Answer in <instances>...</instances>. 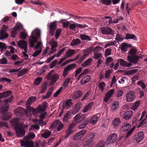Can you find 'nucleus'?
<instances>
[{
	"instance_id": "nucleus-1",
	"label": "nucleus",
	"mask_w": 147,
	"mask_h": 147,
	"mask_svg": "<svg viewBox=\"0 0 147 147\" xmlns=\"http://www.w3.org/2000/svg\"><path fill=\"white\" fill-rule=\"evenodd\" d=\"M19 118H16L11 121V123L15 126V129L16 131L17 136L22 137L24 136L25 134V129L27 128V125L23 123H18Z\"/></svg>"
},
{
	"instance_id": "nucleus-2",
	"label": "nucleus",
	"mask_w": 147,
	"mask_h": 147,
	"mask_svg": "<svg viewBox=\"0 0 147 147\" xmlns=\"http://www.w3.org/2000/svg\"><path fill=\"white\" fill-rule=\"evenodd\" d=\"M40 31L39 29L34 30L32 32L30 38L29 39L30 47L34 46V43L37 41V39L40 37Z\"/></svg>"
},
{
	"instance_id": "nucleus-3",
	"label": "nucleus",
	"mask_w": 147,
	"mask_h": 147,
	"mask_svg": "<svg viewBox=\"0 0 147 147\" xmlns=\"http://www.w3.org/2000/svg\"><path fill=\"white\" fill-rule=\"evenodd\" d=\"M136 49L134 48H132L130 49L129 53L130 54L129 56H127L128 59L130 62L132 63H136L139 60V58L141 57L137 56L136 55Z\"/></svg>"
},
{
	"instance_id": "nucleus-4",
	"label": "nucleus",
	"mask_w": 147,
	"mask_h": 147,
	"mask_svg": "<svg viewBox=\"0 0 147 147\" xmlns=\"http://www.w3.org/2000/svg\"><path fill=\"white\" fill-rule=\"evenodd\" d=\"M47 107V102H45L43 103L42 106L41 105H39L38 106L37 109L38 110H35L32 107L27 109L29 111L30 113H32L33 114L36 115L38 113V112L41 114L45 111Z\"/></svg>"
},
{
	"instance_id": "nucleus-5",
	"label": "nucleus",
	"mask_w": 147,
	"mask_h": 147,
	"mask_svg": "<svg viewBox=\"0 0 147 147\" xmlns=\"http://www.w3.org/2000/svg\"><path fill=\"white\" fill-rule=\"evenodd\" d=\"M13 96H12L10 98L5 100L3 101L4 104L0 109V111L3 114L7 113L9 109L8 102H11L13 99Z\"/></svg>"
},
{
	"instance_id": "nucleus-6",
	"label": "nucleus",
	"mask_w": 147,
	"mask_h": 147,
	"mask_svg": "<svg viewBox=\"0 0 147 147\" xmlns=\"http://www.w3.org/2000/svg\"><path fill=\"white\" fill-rule=\"evenodd\" d=\"M63 125L60 121L56 120L51 125L49 129L51 130H52L53 129L57 128V131H59L63 128Z\"/></svg>"
},
{
	"instance_id": "nucleus-7",
	"label": "nucleus",
	"mask_w": 147,
	"mask_h": 147,
	"mask_svg": "<svg viewBox=\"0 0 147 147\" xmlns=\"http://www.w3.org/2000/svg\"><path fill=\"white\" fill-rule=\"evenodd\" d=\"M117 136L115 133H112L107 138L106 141V144L109 145L110 144H113L116 140Z\"/></svg>"
},
{
	"instance_id": "nucleus-8",
	"label": "nucleus",
	"mask_w": 147,
	"mask_h": 147,
	"mask_svg": "<svg viewBox=\"0 0 147 147\" xmlns=\"http://www.w3.org/2000/svg\"><path fill=\"white\" fill-rule=\"evenodd\" d=\"M27 111L24 110L23 108L20 107H18L14 111V113L15 115L19 117L22 116L24 114L27 115Z\"/></svg>"
},
{
	"instance_id": "nucleus-9",
	"label": "nucleus",
	"mask_w": 147,
	"mask_h": 147,
	"mask_svg": "<svg viewBox=\"0 0 147 147\" xmlns=\"http://www.w3.org/2000/svg\"><path fill=\"white\" fill-rule=\"evenodd\" d=\"M76 64L75 63L71 64L68 65L66 67L64 70L63 74L64 78L68 74L69 70L74 69L76 67Z\"/></svg>"
},
{
	"instance_id": "nucleus-10",
	"label": "nucleus",
	"mask_w": 147,
	"mask_h": 147,
	"mask_svg": "<svg viewBox=\"0 0 147 147\" xmlns=\"http://www.w3.org/2000/svg\"><path fill=\"white\" fill-rule=\"evenodd\" d=\"M133 112L132 111H130L126 112H121L120 115L121 116H123V118L126 120H128L131 117Z\"/></svg>"
},
{
	"instance_id": "nucleus-11",
	"label": "nucleus",
	"mask_w": 147,
	"mask_h": 147,
	"mask_svg": "<svg viewBox=\"0 0 147 147\" xmlns=\"http://www.w3.org/2000/svg\"><path fill=\"white\" fill-rule=\"evenodd\" d=\"M101 33L104 34H113V32L112 29L108 27H103L101 28Z\"/></svg>"
},
{
	"instance_id": "nucleus-12",
	"label": "nucleus",
	"mask_w": 147,
	"mask_h": 147,
	"mask_svg": "<svg viewBox=\"0 0 147 147\" xmlns=\"http://www.w3.org/2000/svg\"><path fill=\"white\" fill-rule=\"evenodd\" d=\"M73 24H69V28L71 30H74V29L76 27L80 28H85L86 27H87V26L86 24H84L83 25L81 24H78L77 23H75L73 22Z\"/></svg>"
},
{
	"instance_id": "nucleus-13",
	"label": "nucleus",
	"mask_w": 147,
	"mask_h": 147,
	"mask_svg": "<svg viewBox=\"0 0 147 147\" xmlns=\"http://www.w3.org/2000/svg\"><path fill=\"white\" fill-rule=\"evenodd\" d=\"M135 96L134 92L131 91L129 92L126 95V98L128 102L132 101L135 98Z\"/></svg>"
},
{
	"instance_id": "nucleus-14",
	"label": "nucleus",
	"mask_w": 147,
	"mask_h": 147,
	"mask_svg": "<svg viewBox=\"0 0 147 147\" xmlns=\"http://www.w3.org/2000/svg\"><path fill=\"white\" fill-rule=\"evenodd\" d=\"M21 146L25 147H34L33 143L32 141L23 140L20 141Z\"/></svg>"
},
{
	"instance_id": "nucleus-15",
	"label": "nucleus",
	"mask_w": 147,
	"mask_h": 147,
	"mask_svg": "<svg viewBox=\"0 0 147 147\" xmlns=\"http://www.w3.org/2000/svg\"><path fill=\"white\" fill-rule=\"evenodd\" d=\"M143 134L142 131H140L137 133L134 137V139L137 143L140 142L143 140Z\"/></svg>"
},
{
	"instance_id": "nucleus-16",
	"label": "nucleus",
	"mask_w": 147,
	"mask_h": 147,
	"mask_svg": "<svg viewBox=\"0 0 147 147\" xmlns=\"http://www.w3.org/2000/svg\"><path fill=\"white\" fill-rule=\"evenodd\" d=\"M86 132V130H82L75 134L73 138V139L74 140H76L81 138L85 134Z\"/></svg>"
},
{
	"instance_id": "nucleus-17",
	"label": "nucleus",
	"mask_w": 147,
	"mask_h": 147,
	"mask_svg": "<svg viewBox=\"0 0 147 147\" xmlns=\"http://www.w3.org/2000/svg\"><path fill=\"white\" fill-rule=\"evenodd\" d=\"M114 91L115 90L114 89H112L110 90L107 92L105 95L104 101L107 102L113 94Z\"/></svg>"
},
{
	"instance_id": "nucleus-18",
	"label": "nucleus",
	"mask_w": 147,
	"mask_h": 147,
	"mask_svg": "<svg viewBox=\"0 0 147 147\" xmlns=\"http://www.w3.org/2000/svg\"><path fill=\"white\" fill-rule=\"evenodd\" d=\"M95 135L94 133H90L86 137V144L88 145L94 139Z\"/></svg>"
},
{
	"instance_id": "nucleus-19",
	"label": "nucleus",
	"mask_w": 147,
	"mask_h": 147,
	"mask_svg": "<svg viewBox=\"0 0 147 147\" xmlns=\"http://www.w3.org/2000/svg\"><path fill=\"white\" fill-rule=\"evenodd\" d=\"M36 100V97L35 96H31L27 100L26 102L27 109L31 108L30 105Z\"/></svg>"
},
{
	"instance_id": "nucleus-20",
	"label": "nucleus",
	"mask_w": 147,
	"mask_h": 147,
	"mask_svg": "<svg viewBox=\"0 0 147 147\" xmlns=\"http://www.w3.org/2000/svg\"><path fill=\"white\" fill-rule=\"evenodd\" d=\"M74 125L73 124H70L68 128L67 129L66 131V135L65 137V138H67L69 136L70 134L74 131L73 129Z\"/></svg>"
},
{
	"instance_id": "nucleus-21",
	"label": "nucleus",
	"mask_w": 147,
	"mask_h": 147,
	"mask_svg": "<svg viewBox=\"0 0 147 147\" xmlns=\"http://www.w3.org/2000/svg\"><path fill=\"white\" fill-rule=\"evenodd\" d=\"M81 77L82 78L81 80V83L82 85H84L88 83L90 80V76H89L87 75L84 77L83 76Z\"/></svg>"
},
{
	"instance_id": "nucleus-22",
	"label": "nucleus",
	"mask_w": 147,
	"mask_h": 147,
	"mask_svg": "<svg viewBox=\"0 0 147 147\" xmlns=\"http://www.w3.org/2000/svg\"><path fill=\"white\" fill-rule=\"evenodd\" d=\"M86 117L85 114L80 115L78 114L75 116L74 118V121L77 122H80Z\"/></svg>"
},
{
	"instance_id": "nucleus-23",
	"label": "nucleus",
	"mask_w": 147,
	"mask_h": 147,
	"mask_svg": "<svg viewBox=\"0 0 147 147\" xmlns=\"http://www.w3.org/2000/svg\"><path fill=\"white\" fill-rule=\"evenodd\" d=\"M100 117V115L99 114H96L94 115L90 119V123L93 124H95L97 121Z\"/></svg>"
},
{
	"instance_id": "nucleus-24",
	"label": "nucleus",
	"mask_w": 147,
	"mask_h": 147,
	"mask_svg": "<svg viewBox=\"0 0 147 147\" xmlns=\"http://www.w3.org/2000/svg\"><path fill=\"white\" fill-rule=\"evenodd\" d=\"M18 45L19 47L22 49H27V42L25 41L20 40L18 42Z\"/></svg>"
},
{
	"instance_id": "nucleus-25",
	"label": "nucleus",
	"mask_w": 147,
	"mask_h": 147,
	"mask_svg": "<svg viewBox=\"0 0 147 147\" xmlns=\"http://www.w3.org/2000/svg\"><path fill=\"white\" fill-rule=\"evenodd\" d=\"M56 24L55 22L51 23L50 25V33L51 35H54L55 30L56 29Z\"/></svg>"
},
{
	"instance_id": "nucleus-26",
	"label": "nucleus",
	"mask_w": 147,
	"mask_h": 147,
	"mask_svg": "<svg viewBox=\"0 0 147 147\" xmlns=\"http://www.w3.org/2000/svg\"><path fill=\"white\" fill-rule=\"evenodd\" d=\"M59 78V75L57 74H55V73L51 79V81L50 83V85H53Z\"/></svg>"
},
{
	"instance_id": "nucleus-27",
	"label": "nucleus",
	"mask_w": 147,
	"mask_h": 147,
	"mask_svg": "<svg viewBox=\"0 0 147 147\" xmlns=\"http://www.w3.org/2000/svg\"><path fill=\"white\" fill-rule=\"evenodd\" d=\"M8 34L6 33L5 31L3 29L1 30L0 32V40H2L7 38Z\"/></svg>"
},
{
	"instance_id": "nucleus-28",
	"label": "nucleus",
	"mask_w": 147,
	"mask_h": 147,
	"mask_svg": "<svg viewBox=\"0 0 147 147\" xmlns=\"http://www.w3.org/2000/svg\"><path fill=\"white\" fill-rule=\"evenodd\" d=\"M82 94V92L80 91H76L73 93L71 95V97L73 99H76L80 97Z\"/></svg>"
},
{
	"instance_id": "nucleus-29",
	"label": "nucleus",
	"mask_w": 147,
	"mask_h": 147,
	"mask_svg": "<svg viewBox=\"0 0 147 147\" xmlns=\"http://www.w3.org/2000/svg\"><path fill=\"white\" fill-rule=\"evenodd\" d=\"M131 126V125L129 123H124L122 126L121 129L123 131H125L129 129Z\"/></svg>"
},
{
	"instance_id": "nucleus-30",
	"label": "nucleus",
	"mask_w": 147,
	"mask_h": 147,
	"mask_svg": "<svg viewBox=\"0 0 147 147\" xmlns=\"http://www.w3.org/2000/svg\"><path fill=\"white\" fill-rule=\"evenodd\" d=\"M92 61V59L91 58H89L82 64V66L84 67L88 66L91 64Z\"/></svg>"
},
{
	"instance_id": "nucleus-31",
	"label": "nucleus",
	"mask_w": 147,
	"mask_h": 147,
	"mask_svg": "<svg viewBox=\"0 0 147 147\" xmlns=\"http://www.w3.org/2000/svg\"><path fill=\"white\" fill-rule=\"evenodd\" d=\"M28 70V69L27 68H24L18 71L17 76L19 77L23 76L27 73Z\"/></svg>"
},
{
	"instance_id": "nucleus-32",
	"label": "nucleus",
	"mask_w": 147,
	"mask_h": 147,
	"mask_svg": "<svg viewBox=\"0 0 147 147\" xmlns=\"http://www.w3.org/2000/svg\"><path fill=\"white\" fill-rule=\"evenodd\" d=\"M120 122L121 121L120 119L118 117L116 118L112 122V124L113 125V127L114 128H116L119 125Z\"/></svg>"
},
{
	"instance_id": "nucleus-33",
	"label": "nucleus",
	"mask_w": 147,
	"mask_h": 147,
	"mask_svg": "<svg viewBox=\"0 0 147 147\" xmlns=\"http://www.w3.org/2000/svg\"><path fill=\"white\" fill-rule=\"evenodd\" d=\"M81 42L80 40L78 38L73 39L70 43V45L71 46H76L80 44Z\"/></svg>"
},
{
	"instance_id": "nucleus-34",
	"label": "nucleus",
	"mask_w": 147,
	"mask_h": 147,
	"mask_svg": "<svg viewBox=\"0 0 147 147\" xmlns=\"http://www.w3.org/2000/svg\"><path fill=\"white\" fill-rule=\"evenodd\" d=\"M75 51L74 50L69 49L67 50L66 52V57L68 58L74 55L75 53Z\"/></svg>"
},
{
	"instance_id": "nucleus-35",
	"label": "nucleus",
	"mask_w": 147,
	"mask_h": 147,
	"mask_svg": "<svg viewBox=\"0 0 147 147\" xmlns=\"http://www.w3.org/2000/svg\"><path fill=\"white\" fill-rule=\"evenodd\" d=\"M72 103L71 102V99L67 100L66 102L65 105L63 107V109H67L69 107H70L72 105Z\"/></svg>"
},
{
	"instance_id": "nucleus-36",
	"label": "nucleus",
	"mask_w": 147,
	"mask_h": 147,
	"mask_svg": "<svg viewBox=\"0 0 147 147\" xmlns=\"http://www.w3.org/2000/svg\"><path fill=\"white\" fill-rule=\"evenodd\" d=\"M53 88L52 87L50 88L49 90L47 92L46 95L43 96V98L45 99L49 98L53 93Z\"/></svg>"
},
{
	"instance_id": "nucleus-37",
	"label": "nucleus",
	"mask_w": 147,
	"mask_h": 147,
	"mask_svg": "<svg viewBox=\"0 0 147 147\" xmlns=\"http://www.w3.org/2000/svg\"><path fill=\"white\" fill-rule=\"evenodd\" d=\"M125 39H134L135 40H137V38L135 35L129 34H126Z\"/></svg>"
},
{
	"instance_id": "nucleus-38",
	"label": "nucleus",
	"mask_w": 147,
	"mask_h": 147,
	"mask_svg": "<svg viewBox=\"0 0 147 147\" xmlns=\"http://www.w3.org/2000/svg\"><path fill=\"white\" fill-rule=\"evenodd\" d=\"M34 122L36 124L41 126H43L46 124V123L44 122L42 120L36 119L34 120Z\"/></svg>"
},
{
	"instance_id": "nucleus-39",
	"label": "nucleus",
	"mask_w": 147,
	"mask_h": 147,
	"mask_svg": "<svg viewBox=\"0 0 147 147\" xmlns=\"http://www.w3.org/2000/svg\"><path fill=\"white\" fill-rule=\"evenodd\" d=\"M12 93V92L11 91H9L1 93H0V97H6L10 95Z\"/></svg>"
},
{
	"instance_id": "nucleus-40",
	"label": "nucleus",
	"mask_w": 147,
	"mask_h": 147,
	"mask_svg": "<svg viewBox=\"0 0 147 147\" xmlns=\"http://www.w3.org/2000/svg\"><path fill=\"white\" fill-rule=\"evenodd\" d=\"M120 64L121 65L123 66L129 67H130L132 65L130 63H127L123 59H121L119 60Z\"/></svg>"
},
{
	"instance_id": "nucleus-41",
	"label": "nucleus",
	"mask_w": 147,
	"mask_h": 147,
	"mask_svg": "<svg viewBox=\"0 0 147 147\" xmlns=\"http://www.w3.org/2000/svg\"><path fill=\"white\" fill-rule=\"evenodd\" d=\"M140 104V101H138L135 102L131 107V109L134 111L137 109Z\"/></svg>"
},
{
	"instance_id": "nucleus-42",
	"label": "nucleus",
	"mask_w": 147,
	"mask_h": 147,
	"mask_svg": "<svg viewBox=\"0 0 147 147\" xmlns=\"http://www.w3.org/2000/svg\"><path fill=\"white\" fill-rule=\"evenodd\" d=\"M116 41L115 40L111 41V42L108 41L106 42V45L105 46V48H106L108 47L115 45V43H116Z\"/></svg>"
},
{
	"instance_id": "nucleus-43",
	"label": "nucleus",
	"mask_w": 147,
	"mask_h": 147,
	"mask_svg": "<svg viewBox=\"0 0 147 147\" xmlns=\"http://www.w3.org/2000/svg\"><path fill=\"white\" fill-rule=\"evenodd\" d=\"M51 134V132L49 131L48 130L45 131V132L42 134V136L45 139L49 138Z\"/></svg>"
},
{
	"instance_id": "nucleus-44",
	"label": "nucleus",
	"mask_w": 147,
	"mask_h": 147,
	"mask_svg": "<svg viewBox=\"0 0 147 147\" xmlns=\"http://www.w3.org/2000/svg\"><path fill=\"white\" fill-rule=\"evenodd\" d=\"M94 57L96 59H98L101 58H103L102 54L99 53H94Z\"/></svg>"
},
{
	"instance_id": "nucleus-45",
	"label": "nucleus",
	"mask_w": 147,
	"mask_h": 147,
	"mask_svg": "<svg viewBox=\"0 0 147 147\" xmlns=\"http://www.w3.org/2000/svg\"><path fill=\"white\" fill-rule=\"evenodd\" d=\"M80 38L82 40H86L89 41L91 40L90 37L85 34H81L80 35Z\"/></svg>"
},
{
	"instance_id": "nucleus-46",
	"label": "nucleus",
	"mask_w": 147,
	"mask_h": 147,
	"mask_svg": "<svg viewBox=\"0 0 147 147\" xmlns=\"http://www.w3.org/2000/svg\"><path fill=\"white\" fill-rule=\"evenodd\" d=\"M71 78H66L62 86L65 88H66L68 86V84L70 83Z\"/></svg>"
},
{
	"instance_id": "nucleus-47",
	"label": "nucleus",
	"mask_w": 147,
	"mask_h": 147,
	"mask_svg": "<svg viewBox=\"0 0 147 147\" xmlns=\"http://www.w3.org/2000/svg\"><path fill=\"white\" fill-rule=\"evenodd\" d=\"M55 73L54 70H52L46 76V78L48 80H50L51 79Z\"/></svg>"
},
{
	"instance_id": "nucleus-48",
	"label": "nucleus",
	"mask_w": 147,
	"mask_h": 147,
	"mask_svg": "<svg viewBox=\"0 0 147 147\" xmlns=\"http://www.w3.org/2000/svg\"><path fill=\"white\" fill-rule=\"evenodd\" d=\"M105 142L102 140H100L98 142L95 147H105Z\"/></svg>"
},
{
	"instance_id": "nucleus-49",
	"label": "nucleus",
	"mask_w": 147,
	"mask_h": 147,
	"mask_svg": "<svg viewBox=\"0 0 147 147\" xmlns=\"http://www.w3.org/2000/svg\"><path fill=\"white\" fill-rule=\"evenodd\" d=\"M116 42H121L123 40V37L119 34H117L116 36V37L115 38Z\"/></svg>"
},
{
	"instance_id": "nucleus-50",
	"label": "nucleus",
	"mask_w": 147,
	"mask_h": 147,
	"mask_svg": "<svg viewBox=\"0 0 147 147\" xmlns=\"http://www.w3.org/2000/svg\"><path fill=\"white\" fill-rule=\"evenodd\" d=\"M127 47V44L126 43H123L121 44L120 49L122 51L125 52L126 51V48Z\"/></svg>"
},
{
	"instance_id": "nucleus-51",
	"label": "nucleus",
	"mask_w": 147,
	"mask_h": 147,
	"mask_svg": "<svg viewBox=\"0 0 147 147\" xmlns=\"http://www.w3.org/2000/svg\"><path fill=\"white\" fill-rule=\"evenodd\" d=\"M118 102L117 101H114L112 103V109L113 110H115L119 107Z\"/></svg>"
},
{
	"instance_id": "nucleus-52",
	"label": "nucleus",
	"mask_w": 147,
	"mask_h": 147,
	"mask_svg": "<svg viewBox=\"0 0 147 147\" xmlns=\"http://www.w3.org/2000/svg\"><path fill=\"white\" fill-rule=\"evenodd\" d=\"M91 107L92 106L90 104L86 105L83 110V113H85L91 109Z\"/></svg>"
},
{
	"instance_id": "nucleus-53",
	"label": "nucleus",
	"mask_w": 147,
	"mask_h": 147,
	"mask_svg": "<svg viewBox=\"0 0 147 147\" xmlns=\"http://www.w3.org/2000/svg\"><path fill=\"white\" fill-rule=\"evenodd\" d=\"M42 80V78H41L38 77L36 78L35 80L34 84L36 85H38L41 83Z\"/></svg>"
},
{
	"instance_id": "nucleus-54",
	"label": "nucleus",
	"mask_w": 147,
	"mask_h": 147,
	"mask_svg": "<svg viewBox=\"0 0 147 147\" xmlns=\"http://www.w3.org/2000/svg\"><path fill=\"white\" fill-rule=\"evenodd\" d=\"M105 86V84L103 82H102L100 83L99 84L98 87L101 90V91L102 92L104 89Z\"/></svg>"
},
{
	"instance_id": "nucleus-55",
	"label": "nucleus",
	"mask_w": 147,
	"mask_h": 147,
	"mask_svg": "<svg viewBox=\"0 0 147 147\" xmlns=\"http://www.w3.org/2000/svg\"><path fill=\"white\" fill-rule=\"evenodd\" d=\"M22 25L21 24H16V26L14 27L13 28L17 31H18L22 29Z\"/></svg>"
},
{
	"instance_id": "nucleus-56",
	"label": "nucleus",
	"mask_w": 147,
	"mask_h": 147,
	"mask_svg": "<svg viewBox=\"0 0 147 147\" xmlns=\"http://www.w3.org/2000/svg\"><path fill=\"white\" fill-rule=\"evenodd\" d=\"M0 81L3 82H7L9 83L11 82V80L6 78H0Z\"/></svg>"
},
{
	"instance_id": "nucleus-57",
	"label": "nucleus",
	"mask_w": 147,
	"mask_h": 147,
	"mask_svg": "<svg viewBox=\"0 0 147 147\" xmlns=\"http://www.w3.org/2000/svg\"><path fill=\"white\" fill-rule=\"evenodd\" d=\"M137 84L140 86L142 88L144 89L146 87L145 84L141 81H140L137 82Z\"/></svg>"
},
{
	"instance_id": "nucleus-58",
	"label": "nucleus",
	"mask_w": 147,
	"mask_h": 147,
	"mask_svg": "<svg viewBox=\"0 0 147 147\" xmlns=\"http://www.w3.org/2000/svg\"><path fill=\"white\" fill-rule=\"evenodd\" d=\"M113 61V59L111 57H109L106 59V64L107 65H109V63H112Z\"/></svg>"
},
{
	"instance_id": "nucleus-59",
	"label": "nucleus",
	"mask_w": 147,
	"mask_h": 147,
	"mask_svg": "<svg viewBox=\"0 0 147 147\" xmlns=\"http://www.w3.org/2000/svg\"><path fill=\"white\" fill-rule=\"evenodd\" d=\"M42 46V43L41 42H39L35 47V49L40 50V49L41 50V47Z\"/></svg>"
},
{
	"instance_id": "nucleus-60",
	"label": "nucleus",
	"mask_w": 147,
	"mask_h": 147,
	"mask_svg": "<svg viewBox=\"0 0 147 147\" xmlns=\"http://www.w3.org/2000/svg\"><path fill=\"white\" fill-rule=\"evenodd\" d=\"M28 137L34 139L35 137V134L33 132H30L29 134L28 137H24V138L27 139L28 138Z\"/></svg>"
},
{
	"instance_id": "nucleus-61",
	"label": "nucleus",
	"mask_w": 147,
	"mask_h": 147,
	"mask_svg": "<svg viewBox=\"0 0 147 147\" xmlns=\"http://www.w3.org/2000/svg\"><path fill=\"white\" fill-rule=\"evenodd\" d=\"M87 51L86 52V53L84 54L80 58V59L79 61V62L80 63L83 61L84 59H85V57L86 56L88 55V53H86Z\"/></svg>"
},
{
	"instance_id": "nucleus-62",
	"label": "nucleus",
	"mask_w": 147,
	"mask_h": 147,
	"mask_svg": "<svg viewBox=\"0 0 147 147\" xmlns=\"http://www.w3.org/2000/svg\"><path fill=\"white\" fill-rule=\"evenodd\" d=\"M100 1L102 4L106 5H109L111 3V0H100Z\"/></svg>"
},
{
	"instance_id": "nucleus-63",
	"label": "nucleus",
	"mask_w": 147,
	"mask_h": 147,
	"mask_svg": "<svg viewBox=\"0 0 147 147\" xmlns=\"http://www.w3.org/2000/svg\"><path fill=\"white\" fill-rule=\"evenodd\" d=\"M6 46L5 44L3 42H0V48L1 51L2 52L3 50L6 49Z\"/></svg>"
},
{
	"instance_id": "nucleus-64",
	"label": "nucleus",
	"mask_w": 147,
	"mask_h": 147,
	"mask_svg": "<svg viewBox=\"0 0 147 147\" xmlns=\"http://www.w3.org/2000/svg\"><path fill=\"white\" fill-rule=\"evenodd\" d=\"M7 61L6 58L3 57L2 58L0 59V64H7Z\"/></svg>"
}]
</instances>
